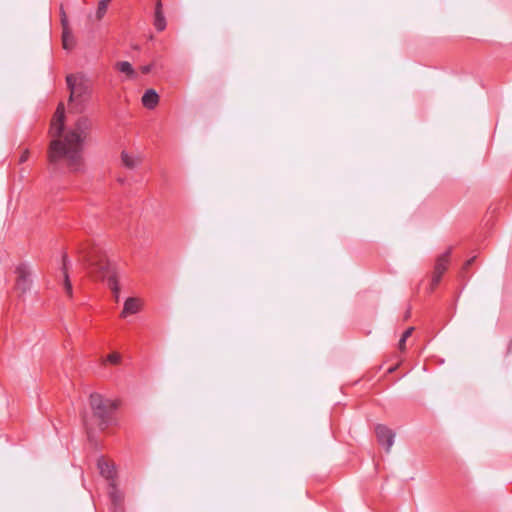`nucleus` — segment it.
I'll use <instances>...</instances> for the list:
<instances>
[{
    "mask_svg": "<svg viewBox=\"0 0 512 512\" xmlns=\"http://www.w3.org/2000/svg\"><path fill=\"white\" fill-rule=\"evenodd\" d=\"M65 111L63 104H59L50 125V136L53 138L48 149L49 163L57 167L65 161L71 171H80L83 165L82 144L86 132L90 128V121L81 117L77 120L75 128L69 130L64 136Z\"/></svg>",
    "mask_w": 512,
    "mask_h": 512,
    "instance_id": "obj_1",
    "label": "nucleus"
},
{
    "mask_svg": "<svg viewBox=\"0 0 512 512\" xmlns=\"http://www.w3.org/2000/svg\"><path fill=\"white\" fill-rule=\"evenodd\" d=\"M83 265L91 274H95L103 280L107 281L108 287L111 289L115 300H119L120 287L114 265L109 261L104 252L98 248H94L90 252H82Z\"/></svg>",
    "mask_w": 512,
    "mask_h": 512,
    "instance_id": "obj_2",
    "label": "nucleus"
},
{
    "mask_svg": "<svg viewBox=\"0 0 512 512\" xmlns=\"http://www.w3.org/2000/svg\"><path fill=\"white\" fill-rule=\"evenodd\" d=\"M89 404L93 415L99 421L101 430L114 423V413L119 406L118 400L105 398L99 393H92L89 397Z\"/></svg>",
    "mask_w": 512,
    "mask_h": 512,
    "instance_id": "obj_3",
    "label": "nucleus"
},
{
    "mask_svg": "<svg viewBox=\"0 0 512 512\" xmlns=\"http://www.w3.org/2000/svg\"><path fill=\"white\" fill-rule=\"evenodd\" d=\"M67 87L70 90L69 102L73 108L81 112L91 93V84L80 74H70L66 77Z\"/></svg>",
    "mask_w": 512,
    "mask_h": 512,
    "instance_id": "obj_4",
    "label": "nucleus"
},
{
    "mask_svg": "<svg viewBox=\"0 0 512 512\" xmlns=\"http://www.w3.org/2000/svg\"><path fill=\"white\" fill-rule=\"evenodd\" d=\"M16 283L15 289L24 295L30 291L32 287L31 272L26 264H20L15 269Z\"/></svg>",
    "mask_w": 512,
    "mask_h": 512,
    "instance_id": "obj_5",
    "label": "nucleus"
},
{
    "mask_svg": "<svg viewBox=\"0 0 512 512\" xmlns=\"http://www.w3.org/2000/svg\"><path fill=\"white\" fill-rule=\"evenodd\" d=\"M375 434L379 444L385 448L387 453L390 452L395 440L394 431L383 424H378L375 427Z\"/></svg>",
    "mask_w": 512,
    "mask_h": 512,
    "instance_id": "obj_6",
    "label": "nucleus"
},
{
    "mask_svg": "<svg viewBox=\"0 0 512 512\" xmlns=\"http://www.w3.org/2000/svg\"><path fill=\"white\" fill-rule=\"evenodd\" d=\"M70 264V260L66 254H63L62 256V267L61 271L64 278V289L66 294L71 297L72 296V284L70 282L69 274H68V266Z\"/></svg>",
    "mask_w": 512,
    "mask_h": 512,
    "instance_id": "obj_7",
    "label": "nucleus"
},
{
    "mask_svg": "<svg viewBox=\"0 0 512 512\" xmlns=\"http://www.w3.org/2000/svg\"><path fill=\"white\" fill-rule=\"evenodd\" d=\"M140 307H141V302L139 299L133 298V297L127 298L124 303V307L121 312V316L127 317L128 315L136 314L140 310Z\"/></svg>",
    "mask_w": 512,
    "mask_h": 512,
    "instance_id": "obj_8",
    "label": "nucleus"
},
{
    "mask_svg": "<svg viewBox=\"0 0 512 512\" xmlns=\"http://www.w3.org/2000/svg\"><path fill=\"white\" fill-rule=\"evenodd\" d=\"M154 26L157 31H163L166 28V19L162 11V3L160 0H158L155 5Z\"/></svg>",
    "mask_w": 512,
    "mask_h": 512,
    "instance_id": "obj_9",
    "label": "nucleus"
},
{
    "mask_svg": "<svg viewBox=\"0 0 512 512\" xmlns=\"http://www.w3.org/2000/svg\"><path fill=\"white\" fill-rule=\"evenodd\" d=\"M451 253L452 248H448L443 254H441L437 258L434 266V271H436L437 273L444 274V272L447 270Z\"/></svg>",
    "mask_w": 512,
    "mask_h": 512,
    "instance_id": "obj_10",
    "label": "nucleus"
},
{
    "mask_svg": "<svg viewBox=\"0 0 512 512\" xmlns=\"http://www.w3.org/2000/svg\"><path fill=\"white\" fill-rule=\"evenodd\" d=\"M158 101L159 96L154 89H148L142 96V104L148 109H154Z\"/></svg>",
    "mask_w": 512,
    "mask_h": 512,
    "instance_id": "obj_11",
    "label": "nucleus"
},
{
    "mask_svg": "<svg viewBox=\"0 0 512 512\" xmlns=\"http://www.w3.org/2000/svg\"><path fill=\"white\" fill-rule=\"evenodd\" d=\"M115 69L126 75L128 79H136L137 73L131 63L128 61H119L115 64Z\"/></svg>",
    "mask_w": 512,
    "mask_h": 512,
    "instance_id": "obj_12",
    "label": "nucleus"
},
{
    "mask_svg": "<svg viewBox=\"0 0 512 512\" xmlns=\"http://www.w3.org/2000/svg\"><path fill=\"white\" fill-rule=\"evenodd\" d=\"M98 469L100 474L107 479H113L115 476V467L103 458L98 460Z\"/></svg>",
    "mask_w": 512,
    "mask_h": 512,
    "instance_id": "obj_13",
    "label": "nucleus"
},
{
    "mask_svg": "<svg viewBox=\"0 0 512 512\" xmlns=\"http://www.w3.org/2000/svg\"><path fill=\"white\" fill-rule=\"evenodd\" d=\"M121 160L123 165L129 169H134L141 162V158L139 156L129 154L125 151L121 153Z\"/></svg>",
    "mask_w": 512,
    "mask_h": 512,
    "instance_id": "obj_14",
    "label": "nucleus"
},
{
    "mask_svg": "<svg viewBox=\"0 0 512 512\" xmlns=\"http://www.w3.org/2000/svg\"><path fill=\"white\" fill-rule=\"evenodd\" d=\"M109 498L111 500V505H118L123 503V495L114 484H111Z\"/></svg>",
    "mask_w": 512,
    "mask_h": 512,
    "instance_id": "obj_15",
    "label": "nucleus"
},
{
    "mask_svg": "<svg viewBox=\"0 0 512 512\" xmlns=\"http://www.w3.org/2000/svg\"><path fill=\"white\" fill-rule=\"evenodd\" d=\"M62 42L63 48L66 50H69L74 46V38L70 30H63Z\"/></svg>",
    "mask_w": 512,
    "mask_h": 512,
    "instance_id": "obj_16",
    "label": "nucleus"
},
{
    "mask_svg": "<svg viewBox=\"0 0 512 512\" xmlns=\"http://www.w3.org/2000/svg\"><path fill=\"white\" fill-rule=\"evenodd\" d=\"M414 328L413 327H409L408 329H406L404 331V333L402 334L400 340H399V343H398V346H399V349L400 350H404L405 349V343H406V340L411 336L412 332H413Z\"/></svg>",
    "mask_w": 512,
    "mask_h": 512,
    "instance_id": "obj_17",
    "label": "nucleus"
},
{
    "mask_svg": "<svg viewBox=\"0 0 512 512\" xmlns=\"http://www.w3.org/2000/svg\"><path fill=\"white\" fill-rule=\"evenodd\" d=\"M108 3L109 2H106L105 0H99L97 11H96V16L98 19H101L104 16V14L106 13Z\"/></svg>",
    "mask_w": 512,
    "mask_h": 512,
    "instance_id": "obj_18",
    "label": "nucleus"
},
{
    "mask_svg": "<svg viewBox=\"0 0 512 512\" xmlns=\"http://www.w3.org/2000/svg\"><path fill=\"white\" fill-rule=\"evenodd\" d=\"M121 356L120 354L113 352L108 355L107 360L112 364H118L120 362Z\"/></svg>",
    "mask_w": 512,
    "mask_h": 512,
    "instance_id": "obj_19",
    "label": "nucleus"
},
{
    "mask_svg": "<svg viewBox=\"0 0 512 512\" xmlns=\"http://www.w3.org/2000/svg\"><path fill=\"white\" fill-rule=\"evenodd\" d=\"M61 24L63 27V30H69L68 27V19L63 9H61Z\"/></svg>",
    "mask_w": 512,
    "mask_h": 512,
    "instance_id": "obj_20",
    "label": "nucleus"
},
{
    "mask_svg": "<svg viewBox=\"0 0 512 512\" xmlns=\"http://www.w3.org/2000/svg\"><path fill=\"white\" fill-rule=\"evenodd\" d=\"M442 275L441 273H437L436 271L433 272V275H432V286L435 287L439 284L441 278H442Z\"/></svg>",
    "mask_w": 512,
    "mask_h": 512,
    "instance_id": "obj_21",
    "label": "nucleus"
},
{
    "mask_svg": "<svg viewBox=\"0 0 512 512\" xmlns=\"http://www.w3.org/2000/svg\"><path fill=\"white\" fill-rule=\"evenodd\" d=\"M111 512H125L123 503L118 505H111Z\"/></svg>",
    "mask_w": 512,
    "mask_h": 512,
    "instance_id": "obj_22",
    "label": "nucleus"
},
{
    "mask_svg": "<svg viewBox=\"0 0 512 512\" xmlns=\"http://www.w3.org/2000/svg\"><path fill=\"white\" fill-rule=\"evenodd\" d=\"M28 157H29V150L28 149H25L20 157V163H24L28 160Z\"/></svg>",
    "mask_w": 512,
    "mask_h": 512,
    "instance_id": "obj_23",
    "label": "nucleus"
},
{
    "mask_svg": "<svg viewBox=\"0 0 512 512\" xmlns=\"http://www.w3.org/2000/svg\"><path fill=\"white\" fill-rule=\"evenodd\" d=\"M152 67H153L152 64L144 65L141 67V72L143 74H148L152 70Z\"/></svg>",
    "mask_w": 512,
    "mask_h": 512,
    "instance_id": "obj_24",
    "label": "nucleus"
},
{
    "mask_svg": "<svg viewBox=\"0 0 512 512\" xmlns=\"http://www.w3.org/2000/svg\"><path fill=\"white\" fill-rule=\"evenodd\" d=\"M474 260H475V257H472L469 260H467L465 265H464V268L469 267L473 263Z\"/></svg>",
    "mask_w": 512,
    "mask_h": 512,
    "instance_id": "obj_25",
    "label": "nucleus"
},
{
    "mask_svg": "<svg viewBox=\"0 0 512 512\" xmlns=\"http://www.w3.org/2000/svg\"><path fill=\"white\" fill-rule=\"evenodd\" d=\"M106 2H110V0H105Z\"/></svg>",
    "mask_w": 512,
    "mask_h": 512,
    "instance_id": "obj_26",
    "label": "nucleus"
}]
</instances>
